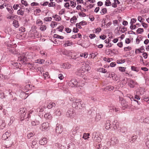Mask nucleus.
I'll list each match as a JSON object with an SVG mask.
<instances>
[{
    "instance_id": "a878e982",
    "label": "nucleus",
    "mask_w": 149,
    "mask_h": 149,
    "mask_svg": "<svg viewBox=\"0 0 149 149\" xmlns=\"http://www.w3.org/2000/svg\"><path fill=\"white\" fill-rule=\"evenodd\" d=\"M72 44V42H70L69 41H67L65 42L64 45L65 46H71Z\"/></svg>"
},
{
    "instance_id": "49530a36",
    "label": "nucleus",
    "mask_w": 149,
    "mask_h": 149,
    "mask_svg": "<svg viewBox=\"0 0 149 149\" xmlns=\"http://www.w3.org/2000/svg\"><path fill=\"white\" fill-rule=\"evenodd\" d=\"M131 69L132 70L135 71L137 72L139 71V69L136 67L134 66H132Z\"/></svg>"
},
{
    "instance_id": "412c9836",
    "label": "nucleus",
    "mask_w": 149,
    "mask_h": 149,
    "mask_svg": "<svg viewBox=\"0 0 149 149\" xmlns=\"http://www.w3.org/2000/svg\"><path fill=\"white\" fill-rule=\"evenodd\" d=\"M56 38L57 39H62L63 38H51V41L55 44L58 43L57 41H58V40H57L56 39Z\"/></svg>"
},
{
    "instance_id": "f03ea898",
    "label": "nucleus",
    "mask_w": 149,
    "mask_h": 149,
    "mask_svg": "<svg viewBox=\"0 0 149 149\" xmlns=\"http://www.w3.org/2000/svg\"><path fill=\"white\" fill-rule=\"evenodd\" d=\"M119 141L118 138L116 137H113L110 139V145L115 146L118 144L119 143Z\"/></svg>"
},
{
    "instance_id": "c85d7f7f",
    "label": "nucleus",
    "mask_w": 149,
    "mask_h": 149,
    "mask_svg": "<svg viewBox=\"0 0 149 149\" xmlns=\"http://www.w3.org/2000/svg\"><path fill=\"white\" fill-rule=\"evenodd\" d=\"M140 95V94L139 93V92L136 91V95L135 96V98L137 100H139L140 99V97L139 96Z\"/></svg>"
},
{
    "instance_id": "4c0bfd02",
    "label": "nucleus",
    "mask_w": 149,
    "mask_h": 149,
    "mask_svg": "<svg viewBox=\"0 0 149 149\" xmlns=\"http://www.w3.org/2000/svg\"><path fill=\"white\" fill-rule=\"evenodd\" d=\"M46 28L47 27L45 25H43L40 27V29L42 31H44L46 29Z\"/></svg>"
},
{
    "instance_id": "13d9d810",
    "label": "nucleus",
    "mask_w": 149,
    "mask_h": 149,
    "mask_svg": "<svg viewBox=\"0 0 149 149\" xmlns=\"http://www.w3.org/2000/svg\"><path fill=\"white\" fill-rule=\"evenodd\" d=\"M143 29L139 28L137 30V32L138 33H140L143 32Z\"/></svg>"
},
{
    "instance_id": "bb28decb",
    "label": "nucleus",
    "mask_w": 149,
    "mask_h": 149,
    "mask_svg": "<svg viewBox=\"0 0 149 149\" xmlns=\"http://www.w3.org/2000/svg\"><path fill=\"white\" fill-rule=\"evenodd\" d=\"M39 122L37 120L33 121L31 122V124L33 125H36L39 124Z\"/></svg>"
},
{
    "instance_id": "774afa93",
    "label": "nucleus",
    "mask_w": 149,
    "mask_h": 149,
    "mask_svg": "<svg viewBox=\"0 0 149 149\" xmlns=\"http://www.w3.org/2000/svg\"><path fill=\"white\" fill-rule=\"evenodd\" d=\"M7 9L9 12L10 13L12 14L13 13V10L12 8H11V9H10L9 8H7Z\"/></svg>"
},
{
    "instance_id": "680f3d73",
    "label": "nucleus",
    "mask_w": 149,
    "mask_h": 149,
    "mask_svg": "<svg viewBox=\"0 0 149 149\" xmlns=\"http://www.w3.org/2000/svg\"><path fill=\"white\" fill-rule=\"evenodd\" d=\"M58 78L61 80H62L64 78V77L62 74H60L58 75Z\"/></svg>"
},
{
    "instance_id": "6e6d98bb",
    "label": "nucleus",
    "mask_w": 149,
    "mask_h": 149,
    "mask_svg": "<svg viewBox=\"0 0 149 149\" xmlns=\"http://www.w3.org/2000/svg\"><path fill=\"white\" fill-rule=\"evenodd\" d=\"M36 23L37 24H38L40 25L42 24V22L41 20L40 19H38L36 21Z\"/></svg>"
},
{
    "instance_id": "72a5a7b5",
    "label": "nucleus",
    "mask_w": 149,
    "mask_h": 149,
    "mask_svg": "<svg viewBox=\"0 0 149 149\" xmlns=\"http://www.w3.org/2000/svg\"><path fill=\"white\" fill-rule=\"evenodd\" d=\"M15 119L14 117L11 116L10 118V123H8V125H10L12 123H13Z\"/></svg>"
},
{
    "instance_id": "a19ab883",
    "label": "nucleus",
    "mask_w": 149,
    "mask_h": 149,
    "mask_svg": "<svg viewBox=\"0 0 149 149\" xmlns=\"http://www.w3.org/2000/svg\"><path fill=\"white\" fill-rule=\"evenodd\" d=\"M126 68L122 67H118L119 70L121 72H124Z\"/></svg>"
},
{
    "instance_id": "6e6552de",
    "label": "nucleus",
    "mask_w": 149,
    "mask_h": 149,
    "mask_svg": "<svg viewBox=\"0 0 149 149\" xmlns=\"http://www.w3.org/2000/svg\"><path fill=\"white\" fill-rule=\"evenodd\" d=\"M113 124L114 125L113 127L115 130H119L120 129L119 123L116 120H115L113 122Z\"/></svg>"
},
{
    "instance_id": "a211bd4d",
    "label": "nucleus",
    "mask_w": 149,
    "mask_h": 149,
    "mask_svg": "<svg viewBox=\"0 0 149 149\" xmlns=\"http://www.w3.org/2000/svg\"><path fill=\"white\" fill-rule=\"evenodd\" d=\"M84 70L87 72L90 70L91 69V67L88 64H86V62L85 63V65L84 66Z\"/></svg>"
},
{
    "instance_id": "2eb2a0df",
    "label": "nucleus",
    "mask_w": 149,
    "mask_h": 149,
    "mask_svg": "<svg viewBox=\"0 0 149 149\" xmlns=\"http://www.w3.org/2000/svg\"><path fill=\"white\" fill-rule=\"evenodd\" d=\"M55 115L57 116H59L61 115V112L59 109H55V111L54 113Z\"/></svg>"
},
{
    "instance_id": "423d86ee",
    "label": "nucleus",
    "mask_w": 149,
    "mask_h": 149,
    "mask_svg": "<svg viewBox=\"0 0 149 149\" xmlns=\"http://www.w3.org/2000/svg\"><path fill=\"white\" fill-rule=\"evenodd\" d=\"M67 116L71 118H73L75 116V114L72 110H68L66 113Z\"/></svg>"
},
{
    "instance_id": "a18cd8bd",
    "label": "nucleus",
    "mask_w": 149,
    "mask_h": 149,
    "mask_svg": "<svg viewBox=\"0 0 149 149\" xmlns=\"http://www.w3.org/2000/svg\"><path fill=\"white\" fill-rule=\"evenodd\" d=\"M68 84L69 86H71V87H73L74 86V85L73 84V82H72V80L68 82Z\"/></svg>"
},
{
    "instance_id": "c03bdc74",
    "label": "nucleus",
    "mask_w": 149,
    "mask_h": 149,
    "mask_svg": "<svg viewBox=\"0 0 149 149\" xmlns=\"http://www.w3.org/2000/svg\"><path fill=\"white\" fill-rule=\"evenodd\" d=\"M21 3L23 4L25 6H27L28 5V3L26 1H24V0H21Z\"/></svg>"
},
{
    "instance_id": "3c124183",
    "label": "nucleus",
    "mask_w": 149,
    "mask_h": 149,
    "mask_svg": "<svg viewBox=\"0 0 149 149\" xmlns=\"http://www.w3.org/2000/svg\"><path fill=\"white\" fill-rule=\"evenodd\" d=\"M52 18L51 17H46L44 19V20L47 22L50 21L51 20Z\"/></svg>"
},
{
    "instance_id": "ddd939ff",
    "label": "nucleus",
    "mask_w": 149,
    "mask_h": 149,
    "mask_svg": "<svg viewBox=\"0 0 149 149\" xmlns=\"http://www.w3.org/2000/svg\"><path fill=\"white\" fill-rule=\"evenodd\" d=\"M111 125L110 121L109 120L106 121L105 124V128L107 130H109L111 129Z\"/></svg>"
},
{
    "instance_id": "f3484780",
    "label": "nucleus",
    "mask_w": 149,
    "mask_h": 149,
    "mask_svg": "<svg viewBox=\"0 0 149 149\" xmlns=\"http://www.w3.org/2000/svg\"><path fill=\"white\" fill-rule=\"evenodd\" d=\"M45 62V60L43 59H39L35 60V62L36 63H38L40 64H43Z\"/></svg>"
},
{
    "instance_id": "393cba45",
    "label": "nucleus",
    "mask_w": 149,
    "mask_h": 149,
    "mask_svg": "<svg viewBox=\"0 0 149 149\" xmlns=\"http://www.w3.org/2000/svg\"><path fill=\"white\" fill-rule=\"evenodd\" d=\"M88 54L87 52L81 53L80 54V56L81 57H83L84 58H87L88 57Z\"/></svg>"
},
{
    "instance_id": "79ce46f5",
    "label": "nucleus",
    "mask_w": 149,
    "mask_h": 149,
    "mask_svg": "<svg viewBox=\"0 0 149 149\" xmlns=\"http://www.w3.org/2000/svg\"><path fill=\"white\" fill-rule=\"evenodd\" d=\"M57 25V23L56 22H52L50 24V26L54 28Z\"/></svg>"
},
{
    "instance_id": "0e129e2a",
    "label": "nucleus",
    "mask_w": 149,
    "mask_h": 149,
    "mask_svg": "<svg viewBox=\"0 0 149 149\" xmlns=\"http://www.w3.org/2000/svg\"><path fill=\"white\" fill-rule=\"evenodd\" d=\"M138 20L140 22H142V21L143 20H144V19L143 18H142L141 16H139L138 17Z\"/></svg>"
},
{
    "instance_id": "603ef678",
    "label": "nucleus",
    "mask_w": 149,
    "mask_h": 149,
    "mask_svg": "<svg viewBox=\"0 0 149 149\" xmlns=\"http://www.w3.org/2000/svg\"><path fill=\"white\" fill-rule=\"evenodd\" d=\"M97 136H98L97 135L96 133V132H94L93 133L92 138L94 140L97 137Z\"/></svg>"
},
{
    "instance_id": "f257e3e1",
    "label": "nucleus",
    "mask_w": 149,
    "mask_h": 149,
    "mask_svg": "<svg viewBox=\"0 0 149 149\" xmlns=\"http://www.w3.org/2000/svg\"><path fill=\"white\" fill-rule=\"evenodd\" d=\"M70 100L72 102V106L77 109H81L84 107L83 103L75 98H71Z\"/></svg>"
},
{
    "instance_id": "1a4fd4ad",
    "label": "nucleus",
    "mask_w": 149,
    "mask_h": 149,
    "mask_svg": "<svg viewBox=\"0 0 149 149\" xmlns=\"http://www.w3.org/2000/svg\"><path fill=\"white\" fill-rule=\"evenodd\" d=\"M8 49H9V51L10 52L14 54H16L17 51L15 50V49L13 47H12V46L11 45H8Z\"/></svg>"
},
{
    "instance_id": "864d4df0",
    "label": "nucleus",
    "mask_w": 149,
    "mask_h": 149,
    "mask_svg": "<svg viewBox=\"0 0 149 149\" xmlns=\"http://www.w3.org/2000/svg\"><path fill=\"white\" fill-rule=\"evenodd\" d=\"M31 6H36L38 5H39L38 4V3H36V2H33V3H31Z\"/></svg>"
},
{
    "instance_id": "20e7f679",
    "label": "nucleus",
    "mask_w": 149,
    "mask_h": 149,
    "mask_svg": "<svg viewBox=\"0 0 149 149\" xmlns=\"http://www.w3.org/2000/svg\"><path fill=\"white\" fill-rule=\"evenodd\" d=\"M26 112L27 110L26 108H20V114L21 117L23 118L25 117Z\"/></svg>"
},
{
    "instance_id": "5fc2aeb1",
    "label": "nucleus",
    "mask_w": 149,
    "mask_h": 149,
    "mask_svg": "<svg viewBox=\"0 0 149 149\" xmlns=\"http://www.w3.org/2000/svg\"><path fill=\"white\" fill-rule=\"evenodd\" d=\"M104 36L105 37H112V33H107Z\"/></svg>"
},
{
    "instance_id": "0eeeda50",
    "label": "nucleus",
    "mask_w": 149,
    "mask_h": 149,
    "mask_svg": "<svg viewBox=\"0 0 149 149\" xmlns=\"http://www.w3.org/2000/svg\"><path fill=\"white\" fill-rule=\"evenodd\" d=\"M56 131L57 133L61 134L63 131V128L61 125L57 124L56 128Z\"/></svg>"
},
{
    "instance_id": "de8ad7c7",
    "label": "nucleus",
    "mask_w": 149,
    "mask_h": 149,
    "mask_svg": "<svg viewBox=\"0 0 149 149\" xmlns=\"http://www.w3.org/2000/svg\"><path fill=\"white\" fill-rule=\"evenodd\" d=\"M120 103L122 105H125L124 106V107H125L126 108L127 107V106L126 105V102L125 100H121Z\"/></svg>"
},
{
    "instance_id": "f8f14e48",
    "label": "nucleus",
    "mask_w": 149,
    "mask_h": 149,
    "mask_svg": "<svg viewBox=\"0 0 149 149\" xmlns=\"http://www.w3.org/2000/svg\"><path fill=\"white\" fill-rule=\"evenodd\" d=\"M39 142L40 145H44L47 143V139L46 138H43L40 140Z\"/></svg>"
},
{
    "instance_id": "8fccbe9b",
    "label": "nucleus",
    "mask_w": 149,
    "mask_h": 149,
    "mask_svg": "<svg viewBox=\"0 0 149 149\" xmlns=\"http://www.w3.org/2000/svg\"><path fill=\"white\" fill-rule=\"evenodd\" d=\"M81 36V35L80 33H77L75 35H73L72 37H80Z\"/></svg>"
},
{
    "instance_id": "bf43d9fd",
    "label": "nucleus",
    "mask_w": 149,
    "mask_h": 149,
    "mask_svg": "<svg viewBox=\"0 0 149 149\" xmlns=\"http://www.w3.org/2000/svg\"><path fill=\"white\" fill-rule=\"evenodd\" d=\"M34 135V134L32 132H30L27 135V136L28 138L29 139Z\"/></svg>"
},
{
    "instance_id": "c9c22d12",
    "label": "nucleus",
    "mask_w": 149,
    "mask_h": 149,
    "mask_svg": "<svg viewBox=\"0 0 149 149\" xmlns=\"http://www.w3.org/2000/svg\"><path fill=\"white\" fill-rule=\"evenodd\" d=\"M107 12V9L105 8H104L102 9L100 13L104 15Z\"/></svg>"
},
{
    "instance_id": "69168bd1",
    "label": "nucleus",
    "mask_w": 149,
    "mask_h": 149,
    "mask_svg": "<svg viewBox=\"0 0 149 149\" xmlns=\"http://www.w3.org/2000/svg\"><path fill=\"white\" fill-rule=\"evenodd\" d=\"M68 149H74V146L73 145H70L68 146Z\"/></svg>"
},
{
    "instance_id": "9b49d317",
    "label": "nucleus",
    "mask_w": 149,
    "mask_h": 149,
    "mask_svg": "<svg viewBox=\"0 0 149 149\" xmlns=\"http://www.w3.org/2000/svg\"><path fill=\"white\" fill-rule=\"evenodd\" d=\"M72 51L65 50L62 51V53L63 54L70 56V55H71V53H72Z\"/></svg>"
},
{
    "instance_id": "4468645a",
    "label": "nucleus",
    "mask_w": 149,
    "mask_h": 149,
    "mask_svg": "<svg viewBox=\"0 0 149 149\" xmlns=\"http://www.w3.org/2000/svg\"><path fill=\"white\" fill-rule=\"evenodd\" d=\"M136 83L133 80H131L128 84L129 85L131 88H134V86L136 84Z\"/></svg>"
},
{
    "instance_id": "052dcab7",
    "label": "nucleus",
    "mask_w": 149,
    "mask_h": 149,
    "mask_svg": "<svg viewBox=\"0 0 149 149\" xmlns=\"http://www.w3.org/2000/svg\"><path fill=\"white\" fill-rule=\"evenodd\" d=\"M136 19L135 18L132 19L131 20L130 24H133L134 23L136 22Z\"/></svg>"
},
{
    "instance_id": "338daca9",
    "label": "nucleus",
    "mask_w": 149,
    "mask_h": 149,
    "mask_svg": "<svg viewBox=\"0 0 149 149\" xmlns=\"http://www.w3.org/2000/svg\"><path fill=\"white\" fill-rule=\"evenodd\" d=\"M101 30V29L100 28H97L95 30V33H98Z\"/></svg>"
},
{
    "instance_id": "4be33fe9",
    "label": "nucleus",
    "mask_w": 149,
    "mask_h": 149,
    "mask_svg": "<svg viewBox=\"0 0 149 149\" xmlns=\"http://www.w3.org/2000/svg\"><path fill=\"white\" fill-rule=\"evenodd\" d=\"M13 26L16 28H17L19 26V24L18 22L16 20H15L13 22Z\"/></svg>"
},
{
    "instance_id": "5701e85b",
    "label": "nucleus",
    "mask_w": 149,
    "mask_h": 149,
    "mask_svg": "<svg viewBox=\"0 0 149 149\" xmlns=\"http://www.w3.org/2000/svg\"><path fill=\"white\" fill-rule=\"evenodd\" d=\"M76 54L73 51H72V53H71L70 56L72 59H75L76 58Z\"/></svg>"
},
{
    "instance_id": "37998d69",
    "label": "nucleus",
    "mask_w": 149,
    "mask_h": 149,
    "mask_svg": "<svg viewBox=\"0 0 149 149\" xmlns=\"http://www.w3.org/2000/svg\"><path fill=\"white\" fill-rule=\"evenodd\" d=\"M132 49V48L129 46L125 47L124 48V50L125 51H130Z\"/></svg>"
},
{
    "instance_id": "473e14b6",
    "label": "nucleus",
    "mask_w": 149,
    "mask_h": 149,
    "mask_svg": "<svg viewBox=\"0 0 149 149\" xmlns=\"http://www.w3.org/2000/svg\"><path fill=\"white\" fill-rule=\"evenodd\" d=\"M89 134L88 133H86V134L85 133L83 135V138L85 139H87L89 138Z\"/></svg>"
},
{
    "instance_id": "7c9ffc66",
    "label": "nucleus",
    "mask_w": 149,
    "mask_h": 149,
    "mask_svg": "<svg viewBox=\"0 0 149 149\" xmlns=\"http://www.w3.org/2000/svg\"><path fill=\"white\" fill-rule=\"evenodd\" d=\"M138 92L140 95H142L144 92V89L143 88H140Z\"/></svg>"
},
{
    "instance_id": "6ab92c4d",
    "label": "nucleus",
    "mask_w": 149,
    "mask_h": 149,
    "mask_svg": "<svg viewBox=\"0 0 149 149\" xmlns=\"http://www.w3.org/2000/svg\"><path fill=\"white\" fill-rule=\"evenodd\" d=\"M45 106H42L41 107L37 109V111L38 112H43L45 109Z\"/></svg>"
},
{
    "instance_id": "2f4dec72",
    "label": "nucleus",
    "mask_w": 149,
    "mask_h": 149,
    "mask_svg": "<svg viewBox=\"0 0 149 149\" xmlns=\"http://www.w3.org/2000/svg\"><path fill=\"white\" fill-rule=\"evenodd\" d=\"M64 28V27L63 25H61L57 28L56 29L58 30V31L62 32Z\"/></svg>"
},
{
    "instance_id": "4d7b16f0",
    "label": "nucleus",
    "mask_w": 149,
    "mask_h": 149,
    "mask_svg": "<svg viewBox=\"0 0 149 149\" xmlns=\"http://www.w3.org/2000/svg\"><path fill=\"white\" fill-rule=\"evenodd\" d=\"M0 126L2 128L6 126V124L5 123V121H2L1 124V125Z\"/></svg>"
},
{
    "instance_id": "09e8293b",
    "label": "nucleus",
    "mask_w": 149,
    "mask_h": 149,
    "mask_svg": "<svg viewBox=\"0 0 149 149\" xmlns=\"http://www.w3.org/2000/svg\"><path fill=\"white\" fill-rule=\"evenodd\" d=\"M101 140H102L100 137H99L98 136H97V137L94 140L95 141L98 142H101Z\"/></svg>"
},
{
    "instance_id": "9d476101",
    "label": "nucleus",
    "mask_w": 149,
    "mask_h": 149,
    "mask_svg": "<svg viewBox=\"0 0 149 149\" xmlns=\"http://www.w3.org/2000/svg\"><path fill=\"white\" fill-rule=\"evenodd\" d=\"M84 70H83L82 68L78 70L77 72V75L83 77V76L85 72Z\"/></svg>"
},
{
    "instance_id": "f704fd0d",
    "label": "nucleus",
    "mask_w": 149,
    "mask_h": 149,
    "mask_svg": "<svg viewBox=\"0 0 149 149\" xmlns=\"http://www.w3.org/2000/svg\"><path fill=\"white\" fill-rule=\"evenodd\" d=\"M101 118V116L99 114H97L95 117V119L97 121H99L100 120Z\"/></svg>"
},
{
    "instance_id": "7ed1b4c3",
    "label": "nucleus",
    "mask_w": 149,
    "mask_h": 149,
    "mask_svg": "<svg viewBox=\"0 0 149 149\" xmlns=\"http://www.w3.org/2000/svg\"><path fill=\"white\" fill-rule=\"evenodd\" d=\"M50 127V124L47 122L43 123L41 126L42 131L47 130L49 129Z\"/></svg>"
},
{
    "instance_id": "aec40b11",
    "label": "nucleus",
    "mask_w": 149,
    "mask_h": 149,
    "mask_svg": "<svg viewBox=\"0 0 149 149\" xmlns=\"http://www.w3.org/2000/svg\"><path fill=\"white\" fill-rule=\"evenodd\" d=\"M55 106L56 104L54 103L51 102L48 104L47 107L48 109H50Z\"/></svg>"
},
{
    "instance_id": "39448f33",
    "label": "nucleus",
    "mask_w": 149,
    "mask_h": 149,
    "mask_svg": "<svg viewBox=\"0 0 149 149\" xmlns=\"http://www.w3.org/2000/svg\"><path fill=\"white\" fill-rule=\"evenodd\" d=\"M71 65L68 63H63L61 65V68L64 69H69L71 68Z\"/></svg>"
},
{
    "instance_id": "e433bc0d",
    "label": "nucleus",
    "mask_w": 149,
    "mask_h": 149,
    "mask_svg": "<svg viewBox=\"0 0 149 149\" xmlns=\"http://www.w3.org/2000/svg\"><path fill=\"white\" fill-rule=\"evenodd\" d=\"M115 108L114 106H110L109 107V111L111 112H113L114 111Z\"/></svg>"
},
{
    "instance_id": "e2e57ef3",
    "label": "nucleus",
    "mask_w": 149,
    "mask_h": 149,
    "mask_svg": "<svg viewBox=\"0 0 149 149\" xmlns=\"http://www.w3.org/2000/svg\"><path fill=\"white\" fill-rule=\"evenodd\" d=\"M79 129V127H77L75 128H74L73 129L72 132H74V134L76 133L77 130H78Z\"/></svg>"
},
{
    "instance_id": "ea45409f",
    "label": "nucleus",
    "mask_w": 149,
    "mask_h": 149,
    "mask_svg": "<svg viewBox=\"0 0 149 149\" xmlns=\"http://www.w3.org/2000/svg\"><path fill=\"white\" fill-rule=\"evenodd\" d=\"M114 88L112 86H108L107 87H106V89L108 90L109 91H111V90H112Z\"/></svg>"
},
{
    "instance_id": "c756f323",
    "label": "nucleus",
    "mask_w": 149,
    "mask_h": 149,
    "mask_svg": "<svg viewBox=\"0 0 149 149\" xmlns=\"http://www.w3.org/2000/svg\"><path fill=\"white\" fill-rule=\"evenodd\" d=\"M24 11L21 9H19L17 11V13L18 15L23 16L24 13Z\"/></svg>"
},
{
    "instance_id": "cd10ccee",
    "label": "nucleus",
    "mask_w": 149,
    "mask_h": 149,
    "mask_svg": "<svg viewBox=\"0 0 149 149\" xmlns=\"http://www.w3.org/2000/svg\"><path fill=\"white\" fill-rule=\"evenodd\" d=\"M72 80L73 82V84L74 85V86H77L78 84V83L77 81L74 79H72Z\"/></svg>"
},
{
    "instance_id": "58836bf2",
    "label": "nucleus",
    "mask_w": 149,
    "mask_h": 149,
    "mask_svg": "<svg viewBox=\"0 0 149 149\" xmlns=\"http://www.w3.org/2000/svg\"><path fill=\"white\" fill-rule=\"evenodd\" d=\"M105 5L107 6H110L111 5V2L109 0H107L105 2Z\"/></svg>"
},
{
    "instance_id": "dca6fc26",
    "label": "nucleus",
    "mask_w": 149,
    "mask_h": 149,
    "mask_svg": "<svg viewBox=\"0 0 149 149\" xmlns=\"http://www.w3.org/2000/svg\"><path fill=\"white\" fill-rule=\"evenodd\" d=\"M45 118L47 119H50L52 118V116L51 115L50 113H47L44 115Z\"/></svg>"
},
{
    "instance_id": "b1692460",
    "label": "nucleus",
    "mask_w": 149,
    "mask_h": 149,
    "mask_svg": "<svg viewBox=\"0 0 149 149\" xmlns=\"http://www.w3.org/2000/svg\"><path fill=\"white\" fill-rule=\"evenodd\" d=\"M52 17L56 19V20L57 21H59L61 19V18L60 16L58 15H53Z\"/></svg>"
}]
</instances>
